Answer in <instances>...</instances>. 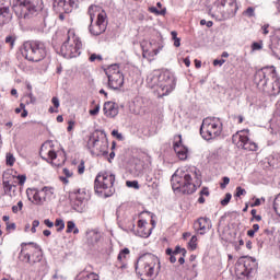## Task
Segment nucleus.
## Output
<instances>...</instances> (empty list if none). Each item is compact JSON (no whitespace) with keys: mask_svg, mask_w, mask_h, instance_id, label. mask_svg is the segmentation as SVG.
<instances>
[{"mask_svg":"<svg viewBox=\"0 0 280 280\" xmlns=\"http://www.w3.org/2000/svg\"><path fill=\"white\" fill-rule=\"evenodd\" d=\"M200 135L206 141H211L222 135V122L220 118L208 117L203 119L200 127Z\"/></svg>","mask_w":280,"mask_h":280,"instance_id":"obj_8","label":"nucleus"},{"mask_svg":"<svg viewBox=\"0 0 280 280\" xmlns=\"http://www.w3.org/2000/svg\"><path fill=\"white\" fill-rule=\"evenodd\" d=\"M147 84L150 89H158V92L161 93V73L159 71H153L147 77Z\"/></svg>","mask_w":280,"mask_h":280,"instance_id":"obj_17","label":"nucleus"},{"mask_svg":"<svg viewBox=\"0 0 280 280\" xmlns=\"http://www.w3.org/2000/svg\"><path fill=\"white\" fill-rule=\"evenodd\" d=\"M224 62H226V60H224V59H214L213 60V66L214 67H222V65H224Z\"/></svg>","mask_w":280,"mask_h":280,"instance_id":"obj_55","label":"nucleus"},{"mask_svg":"<svg viewBox=\"0 0 280 280\" xmlns=\"http://www.w3.org/2000/svg\"><path fill=\"white\" fill-rule=\"evenodd\" d=\"M26 243H22V250L20 252L19 259L20 261H24L25 264H32V256L27 253Z\"/></svg>","mask_w":280,"mask_h":280,"instance_id":"obj_25","label":"nucleus"},{"mask_svg":"<svg viewBox=\"0 0 280 280\" xmlns=\"http://www.w3.org/2000/svg\"><path fill=\"white\" fill-rule=\"evenodd\" d=\"M70 194L72 198H75L78 205H82V202L89 200V192H86V188L73 189Z\"/></svg>","mask_w":280,"mask_h":280,"instance_id":"obj_23","label":"nucleus"},{"mask_svg":"<svg viewBox=\"0 0 280 280\" xmlns=\"http://www.w3.org/2000/svg\"><path fill=\"white\" fill-rule=\"evenodd\" d=\"M126 185H127V187H131L133 189H139V182H137V180H132V182L127 180Z\"/></svg>","mask_w":280,"mask_h":280,"instance_id":"obj_46","label":"nucleus"},{"mask_svg":"<svg viewBox=\"0 0 280 280\" xmlns=\"http://www.w3.org/2000/svg\"><path fill=\"white\" fill-rule=\"evenodd\" d=\"M44 224L48 226V229H54V222H51L49 219L44 220Z\"/></svg>","mask_w":280,"mask_h":280,"instance_id":"obj_61","label":"nucleus"},{"mask_svg":"<svg viewBox=\"0 0 280 280\" xmlns=\"http://www.w3.org/2000/svg\"><path fill=\"white\" fill-rule=\"evenodd\" d=\"M63 174L66 178H71L73 176V172L69 171V168H63Z\"/></svg>","mask_w":280,"mask_h":280,"instance_id":"obj_60","label":"nucleus"},{"mask_svg":"<svg viewBox=\"0 0 280 280\" xmlns=\"http://www.w3.org/2000/svg\"><path fill=\"white\" fill-rule=\"evenodd\" d=\"M192 176H196V173H189V171L178 168L171 179L174 191H180L187 195L195 194L196 184H194Z\"/></svg>","mask_w":280,"mask_h":280,"instance_id":"obj_3","label":"nucleus"},{"mask_svg":"<svg viewBox=\"0 0 280 280\" xmlns=\"http://www.w3.org/2000/svg\"><path fill=\"white\" fill-rule=\"evenodd\" d=\"M51 104L55 106V108H60V100L58 98V96H54L51 98Z\"/></svg>","mask_w":280,"mask_h":280,"instance_id":"obj_54","label":"nucleus"},{"mask_svg":"<svg viewBox=\"0 0 280 280\" xmlns=\"http://www.w3.org/2000/svg\"><path fill=\"white\" fill-rule=\"evenodd\" d=\"M40 191H43L45 198H51V196H54V188L51 187H44L40 189Z\"/></svg>","mask_w":280,"mask_h":280,"instance_id":"obj_32","label":"nucleus"},{"mask_svg":"<svg viewBox=\"0 0 280 280\" xmlns=\"http://www.w3.org/2000/svg\"><path fill=\"white\" fill-rule=\"evenodd\" d=\"M115 175L106 171L100 172L94 180V190L105 198H110L115 194Z\"/></svg>","mask_w":280,"mask_h":280,"instance_id":"obj_5","label":"nucleus"},{"mask_svg":"<svg viewBox=\"0 0 280 280\" xmlns=\"http://www.w3.org/2000/svg\"><path fill=\"white\" fill-rule=\"evenodd\" d=\"M268 27H270L269 24H265L261 26L264 36H267V34H270V31H268Z\"/></svg>","mask_w":280,"mask_h":280,"instance_id":"obj_57","label":"nucleus"},{"mask_svg":"<svg viewBox=\"0 0 280 280\" xmlns=\"http://www.w3.org/2000/svg\"><path fill=\"white\" fill-rule=\"evenodd\" d=\"M261 205V199H256L254 203L250 205V207H259Z\"/></svg>","mask_w":280,"mask_h":280,"instance_id":"obj_63","label":"nucleus"},{"mask_svg":"<svg viewBox=\"0 0 280 280\" xmlns=\"http://www.w3.org/2000/svg\"><path fill=\"white\" fill-rule=\"evenodd\" d=\"M103 110L104 115L110 119L115 118L116 115H119V107L114 102H106Z\"/></svg>","mask_w":280,"mask_h":280,"instance_id":"obj_20","label":"nucleus"},{"mask_svg":"<svg viewBox=\"0 0 280 280\" xmlns=\"http://www.w3.org/2000/svg\"><path fill=\"white\" fill-rule=\"evenodd\" d=\"M232 141L237 145V148L246 150L247 152H257L258 150L257 143L253 142V140L246 136V131H237L232 137Z\"/></svg>","mask_w":280,"mask_h":280,"instance_id":"obj_12","label":"nucleus"},{"mask_svg":"<svg viewBox=\"0 0 280 280\" xmlns=\"http://www.w3.org/2000/svg\"><path fill=\"white\" fill-rule=\"evenodd\" d=\"M78 173H79V174H84V162H82L81 164H79V166H78Z\"/></svg>","mask_w":280,"mask_h":280,"instance_id":"obj_62","label":"nucleus"},{"mask_svg":"<svg viewBox=\"0 0 280 280\" xmlns=\"http://www.w3.org/2000/svg\"><path fill=\"white\" fill-rule=\"evenodd\" d=\"M33 200L35 201V205H43L45 200H47V197L43 195L42 190H36Z\"/></svg>","mask_w":280,"mask_h":280,"instance_id":"obj_27","label":"nucleus"},{"mask_svg":"<svg viewBox=\"0 0 280 280\" xmlns=\"http://www.w3.org/2000/svg\"><path fill=\"white\" fill-rule=\"evenodd\" d=\"M55 226H58L57 232L60 233L65 231V220L62 219H56Z\"/></svg>","mask_w":280,"mask_h":280,"instance_id":"obj_33","label":"nucleus"},{"mask_svg":"<svg viewBox=\"0 0 280 280\" xmlns=\"http://www.w3.org/2000/svg\"><path fill=\"white\" fill-rule=\"evenodd\" d=\"M171 36L174 40V47H180V38H178V33H176V31H172Z\"/></svg>","mask_w":280,"mask_h":280,"instance_id":"obj_34","label":"nucleus"},{"mask_svg":"<svg viewBox=\"0 0 280 280\" xmlns=\"http://www.w3.org/2000/svg\"><path fill=\"white\" fill-rule=\"evenodd\" d=\"M100 10V7L97 5H90L88 10V14L90 16L91 24L89 26V32L92 34V36H101V34H104L106 32V27H108V16L106 15V11H102L97 14V20L95 24H93V21H95V13Z\"/></svg>","mask_w":280,"mask_h":280,"instance_id":"obj_7","label":"nucleus"},{"mask_svg":"<svg viewBox=\"0 0 280 280\" xmlns=\"http://www.w3.org/2000/svg\"><path fill=\"white\" fill-rule=\"evenodd\" d=\"M16 178L19 180V185L21 186L25 185V180H27V176L25 175H18Z\"/></svg>","mask_w":280,"mask_h":280,"instance_id":"obj_53","label":"nucleus"},{"mask_svg":"<svg viewBox=\"0 0 280 280\" xmlns=\"http://www.w3.org/2000/svg\"><path fill=\"white\" fill-rule=\"evenodd\" d=\"M173 255H183V257H185L187 255V249L176 246Z\"/></svg>","mask_w":280,"mask_h":280,"instance_id":"obj_39","label":"nucleus"},{"mask_svg":"<svg viewBox=\"0 0 280 280\" xmlns=\"http://www.w3.org/2000/svg\"><path fill=\"white\" fill-rule=\"evenodd\" d=\"M253 51H259L260 49H264V42H255L252 44Z\"/></svg>","mask_w":280,"mask_h":280,"instance_id":"obj_40","label":"nucleus"},{"mask_svg":"<svg viewBox=\"0 0 280 280\" xmlns=\"http://www.w3.org/2000/svg\"><path fill=\"white\" fill-rule=\"evenodd\" d=\"M22 209H23V201H19V202H18V206H13V207H12V211H13L14 213H19Z\"/></svg>","mask_w":280,"mask_h":280,"instance_id":"obj_47","label":"nucleus"},{"mask_svg":"<svg viewBox=\"0 0 280 280\" xmlns=\"http://www.w3.org/2000/svg\"><path fill=\"white\" fill-rule=\"evenodd\" d=\"M200 196H207V197H209V196H210L209 188H208V187H203V188L200 190Z\"/></svg>","mask_w":280,"mask_h":280,"instance_id":"obj_59","label":"nucleus"},{"mask_svg":"<svg viewBox=\"0 0 280 280\" xmlns=\"http://www.w3.org/2000/svg\"><path fill=\"white\" fill-rule=\"evenodd\" d=\"M184 65L186 66V67H190V65H191V61L189 60V58H185L184 59Z\"/></svg>","mask_w":280,"mask_h":280,"instance_id":"obj_64","label":"nucleus"},{"mask_svg":"<svg viewBox=\"0 0 280 280\" xmlns=\"http://www.w3.org/2000/svg\"><path fill=\"white\" fill-rule=\"evenodd\" d=\"M273 209L276 213H280V192L277 195V197L273 200Z\"/></svg>","mask_w":280,"mask_h":280,"instance_id":"obj_35","label":"nucleus"},{"mask_svg":"<svg viewBox=\"0 0 280 280\" xmlns=\"http://www.w3.org/2000/svg\"><path fill=\"white\" fill-rule=\"evenodd\" d=\"M255 82L258 89L268 95L276 96L280 93V81L279 78H277V70L272 67L258 70L255 74Z\"/></svg>","mask_w":280,"mask_h":280,"instance_id":"obj_2","label":"nucleus"},{"mask_svg":"<svg viewBox=\"0 0 280 280\" xmlns=\"http://www.w3.org/2000/svg\"><path fill=\"white\" fill-rule=\"evenodd\" d=\"M38 226H40V221L34 220L32 223L31 232L36 233V229H38Z\"/></svg>","mask_w":280,"mask_h":280,"instance_id":"obj_48","label":"nucleus"},{"mask_svg":"<svg viewBox=\"0 0 280 280\" xmlns=\"http://www.w3.org/2000/svg\"><path fill=\"white\" fill-rule=\"evenodd\" d=\"M200 25H207V27H213V22L207 20H201Z\"/></svg>","mask_w":280,"mask_h":280,"instance_id":"obj_58","label":"nucleus"},{"mask_svg":"<svg viewBox=\"0 0 280 280\" xmlns=\"http://www.w3.org/2000/svg\"><path fill=\"white\" fill-rule=\"evenodd\" d=\"M86 240L90 246H95V244H97L100 240H102V236H86Z\"/></svg>","mask_w":280,"mask_h":280,"instance_id":"obj_31","label":"nucleus"},{"mask_svg":"<svg viewBox=\"0 0 280 280\" xmlns=\"http://www.w3.org/2000/svg\"><path fill=\"white\" fill-rule=\"evenodd\" d=\"M136 272L141 280H154L161 272V260L153 254H143L136 262Z\"/></svg>","mask_w":280,"mask_h":280,"instance_id":"obj_1","label":"nucleus"},{"mask_svg":"<svg viewBox=\"0 0 280 280\" xmlns=\"http://www.w3.org/2000/svg\"><path fill=\"white\" fill-rule=\"evenodd\" d=\"M231 198H233V195L231 192H228L223 200H221L222 207H226L231 202Z\"/></svg>","mask_w":280,"mask_h":280,"instance_id":"obj_42","label":"nucleus"},{"mask_svg":"<svg viewBox=\"0 0 280 280\" xmlns=\"http://www.w3.org/2000/svg\"><path fill=\"white\" fill-rule=\"evenodd\" d=\"M244 16H247L248 19H253L255 16V8L248 7L244 12Z\"/></svg>","mask_w":280,"mask_h":280,"instance_id":"obj_36","label":"nucleus"},{"mask_svg":"<svg viewBox=\"0 0 280 280\" xmlns=\"http://www.w3.org/2000/svg\"><path fill=\"white\" fill-rule=\"evenodd\" d=\"M16 159L14 158V155L12 153H7V165L12 167V165H14Z\"/></svg>","mask_w":280,"mask_h":280,"instance_id":"obj_38","label":"nucleus"},{"mask_svg":"<svg viewBox=\"0 0 280 280\" xmlns=\"http://www.w3.org/2000/svg\"><path fill=\"white\" fill-rule=\"evenodd\" d=\"M129 255H130V249H128L127 247L121 249L117 256L116 267L120 268L121 270H125V268H128V264L126 261Z\"/></svg>","mask_w":280,"mask_h":280,"instance_id":"obj_21","label":"nucleus"},{"mask_svg":"<svg viewBox=\"0 0 280 280\" xmlns=\"http://www.w3.org/2000/svg\"><path fill=\"white\" fill-rule=\"evenodd\" d=\"M253 270H257V260L253 257L243 256L235 264V275L238 279H247L253 275Z\"/></svg>","mask_w":280,"mask_h":280,"instance_id":"obj_9","label":"nucleus"},{"mask_svg":"<svg viewBox=\"0 0 280 280\" xmlns=\"http://www.w3.org/2000/svg\"><path fill=\"white\" fill-rule=\"evenodd\" d=\"M149 12L155 14L156 16H165V12H167V10L165 8L159 10L156 7H151L149 8Z\"/></svg>","mask_w":280,"mask_h":280,"instance_id":"obj_29","label":"nucleus"},{"mask_svg":"<svg viewBox=\"0 0 280 280\" xmlns=\"http://www.w3.org/2000/svg\"><path fill=\"white\" fill-rule=\"evenodd\" d=\"M113 137H116L118 141H124V135H121L118 130H113L112 131Z\"/></svg>","mask_w":280,"mask_h":280,"instance_id":"obj_51","label":"nucleus"},{"mask_svg":"<svg viewBox=\"0 0 280 280\" xmlns=\"http://www.w3.org/2000/svg\"><path fill=\"white\" fill-rule=\"evenodd\" d=\"M5 43L11 47H14V43H16V37L14 35H9L5 37Z\"/></svg>","mask_w":280,"mask_h":280,"instance_id":"obj_41","label":"nucleus"},{"mask_svg":"<svg viewBox=\"0 0 280 280\" xmlns=\"http://www.w3.org/2000/svg\"><path fill=\"white\" fill-rule=\"evenodd\" d=\"M196 224L198 225V231H200V235H205V233H207V231H211V229L213 228V224L211 223V219L205 217V218H199L196 222Z\"/></svg>","mask_w":280,"mask_h":280,"instance_id":"obj_19","label":"nucleus"},{"mask_svg":"<svg viewBox=\"0 0 280 280\" xmlns=\"http://www.w3.org/2000/svg\"><path fill=\"white\" fill-rule=\"evenodd\" d=\"M22 56L30 62H40L47 58V47L39 40H27L22 46Z\"/></svg>","mask_w":280,"mask_h":280,"instance_id":"obj_4","label":"nucleus"},{"mask_svg":"<svg viewBox=\"0 0 280 280\" xmlns=\"http://www.w3.org/2000/svg\"><path fill=\"white\" fill-rule=\"evenodd\" d=\"M66 233H73L74 235H78V233H80V230L78 228H75V222H73V221L67 222Z\"/></svg>","mask_w":280,"mask_h":280,"instance_id":"obj_28","label":"nucleus"},{"mask_svg":"<svg viewBox=\"0 0 280 280\" xmlns=\"http://www.w3.org/2000/svg\"><path fill=\"white\" fill-rule=\"evenodd\" d=\"M229 183H231V178L223 177V183L221 184V189H224L226 187V185H229Z\"/></svg>","mask_w":280,"mask_h":280,"instance_id":"obj_56","label":"nucleus"},{"mask_svg":"<svg viewBox=\"0 0 280 280\" xmlns=\"http://www.w3.org/2000/svg\"><path fill=\"white\" fill-rule=\"evenodd\" d=\"M197 242H198V237H196V235L191 236V238L188 243L191 250H196V246H198Z\"/></svg>","mask_w":280,"mask_h":280,"instance_id":"obj_43","label":"nucleus"},{"mask_svg":"<svg viewBox=\"0 0 280 280\" xmlns=\"http://www.w3.org/2000/svg\"><path fill=\"white\" fill-rule=\"evenodd\" d=\"M73 5H75V2L73 0H56L55 1V8L57 10L66 12V14H69L73 10Z\"/></svg>","mask_w":280,"mask_h":280,"instance_id":"obj_18","label":"nucleus"},{"mask_svg":"<svg viewBox=\"0 0 280 280\" xmlns=\"http://www.w3.org/2000/svg\"><path fill=\"white\" fill-rule=\"evenodd\" d=\"M26 97L28 98L26 101V104H36V97L34 96V94L30 93L26 95Z\"/></svg>","mask_w":280,"mask_h":280,"instance_id":"obj_50","label":"nucleus"},{"mask_svg":"<svg viewBox=\"0 0 280 280\" xmlns=\"http://www.w3.org/2000/svg\"><path fill=\"white\" fill-rule=\"evenodd\" d=\"M240 196H246V189L242 187H236V197L240 198Z\"/></svg>","mask_w":280,"mask_h":280,"instance_id":"obj_52","label":"nucleus"},{"mask_svg":"<svg viewBox=\"0 0 280 280\" xmlns=\"http://www.w3.org/2000/svg\"><path fill=\"white\" fill-rule=\"evenodd\" d=\"M237 13V2L235 0H230L228 4L225 3L223 13H215L213 8L209 10L210 16L215 19L217 21H226V19H231V16H235Z\"/></svg>","mask_w":280,"mask_h":280,"instance_id":"obj_13","label":"nucleus"},{"mask_svg":"<svg viewBox=\"0 0 280 280\" xmlns=\"http://www.w3.org/2000/svg\"><path fill=\"white\" fill-rule=\"evenodd\" d=\"M145 226H148V221L145 220L138 221V230H137L138 237L147 238L149 235H152V229H147Z\"/></svg>","mask_w":280,"mask_h":280,"instance_id":"obj_24","label":"nucleus"},{"mask_svg":"<svg viewBox=\"0 0 280 280\" xmlns=\"http://www.w3.org/2000/svg\"><path fill=\"white\" fill-rule=\"evenodd\" d=\"M177 141L174 143V150L175 154H177V158L179 161H187V155L189 154V150L187 147L183 144V136L178 135L175 137V140Z\"/></svg>","mask_w":280,"mask_h":280,"instance_id":"obj_14","label":"nucleus"},{"mask_svg":"<svg viewBox=\"0 0 280 280\" xmlns=\"http://www.w3.org/2000/svg\"><path fill=\"white\" fill-rule=\"evenodd\" d=\"M95 60H98L100 62H102L103 58L101 55L92 54L90 56V62H95Z\"/></svg>","mask_w":280,"mask_h":280,"instance_id":"obj_49","label":"nucleus"},{"mask_svg":"<svg viewBox=\"0 0 280 280\" xmlns=\"http://www.w3.org/2000/svg\"><path fill=\"white\" fill-rule=\"evenodd\" d=\"M105 73L108 78L109 89L117 91L118 89H121L124 86V74L121 73V70H119V65L114 63L109 66L105 70Z\"/></svg>","mask_w":280,"mask_h":280,"instance_id":"obj_10","label":"nucleus"},{"mask_svg":"<svg viewBox=\"0 0 280 280\" xmlns=\"http://www.w3.org/2000/svg\"><path fill=\"white\" fill-rule=\"evenodd\" d=\"M250 213L253 215L250 222H253V220H255L256 222H261V215L257 214V210L253 209Z\"/></svg>","mask_w":280,"mask_h":280,"instance_id":"obj_44","label":"nucleus"},{"mask_svg":"<svg viewBox=\"0 0 280 280\" xmlns=\"http://www.w3.org/2000/svg\"><path fill=\"white\" fill-rule=\"evenodd\" d=\"M3 185V190H4V194H7L8 196H10V194H12V187H15L14 185L10 184V182L8 180H4L2 183Z\"/></svg>","mask_w":280,"mask_h":280,"instance_id":"obj_30","label":"nucleus"},{"mask_svg":"<svg viewBox=\"0 0 280 280\" xmlns=\"http://www.w3.org/2000/svg\"><path fill=\"white\" fill-rule=\"evenodd\" d=\"M226 5V0H221V5L220 7H217V10L213 9V12H215V14H222L224 13V8Z\"/></svg>","mask_w":280,"mask_h":280,"instance_id":"obj_37","label":"nucleus"},{"mask_svg":"<svg viewBox=\"0 0 280 280\" xmlns=\"http://www.w3.org/2000/svg\"><path fill=\"white\" fill-rule=\"evenodd\" d=\"M10 21V8L0 7V25H5Z\"/></svg>","mask_w":280,"mask_h":280,"instance_id":"obj_26","label":"nucleus"},{"mask_svg":"<svg viewBox=\"0 0 280 280\" xmlns=\"http://www.w3.org/2000/svg\"><path fill=\"white\" fill-rule=\"evenodd\" d=\"M90 143L92 148H95L97 150V152H101V154H106L108 144L106 143V141L100 140V136L93 133V136L90 137Z\"/></svg>","mask_w":280,"mask_h":280,"instance_id":"obj_16","label":"nucleus"},{"mask_svg":"<svg viewBox=\"0 0 280 280\" xmlns=\"http://www.w3.org/2000/svg\"><path fill=\"white\" fill-rule=\"evenodd\" d=\"M39 156L44 160V161H51V163H54V161H56V159H58V153H56V151H54V149H49L47 151V147L42 145V149L39 151Z\"/></svg>","mask_w":280,"mask_h":280,"instance_id":"obj_22","label":"nucleus"},{"mask_svg":"<svg viewBox=\"0 0 280 280\" xmlns=\"http://www.w3.org/2000/svg\"><path fill=\"white\" fill-rule=\"evenodd\" d=\"M100 104H96L94 105V108L90 109L89 110V114L92 116V117H95V115H98L100 114Z\"/></svg>","mask_w":280,"mask_h":280,"instance_id":"obj_45","label":"nucleus"},{"mask_svg":"<svg viewBox=\"0 0 280 280\" xmlns=\"http://www.w3.org/2000/svg\"><path fill=\"white\" fill-rule=\"evenodd\" d=\"M20 5H23L30 14H35V12H40V10H43V0H24L20 2Z\"/></svg>","mask_w":280,"mask_h":280,"instance_id":"obj_15","label":"nucleus"},{"mask_svg":"<svg viewBox=\"0 0 280 280\" xmlns=\"http://www.w3.org/2000/svg\"><path fill=\"white\" fill-rule=\"evenodd\" d=\"M176 89V77L170 70L160 73V92L161 95H170Z\"/></svg>","mask_w":280,"mask_h":280,"instance_id":"obj_11","label":"nucleus"},{"mask_svg":"<svg viewBox=\"0 0 280 280\" xmlns=\"http://www.w3.org/2000/svg\"><path fill=\"white\" fill-rule=\"evenodd\" d=\"M82 49V40L75 35V32L68 31L67 39L59 49L60 56L63 58H78Z\"/></svg>","mask_w":280,"mask_h":280,"instance_id":"obj_6","label":"nucleus"}]
</instances>
